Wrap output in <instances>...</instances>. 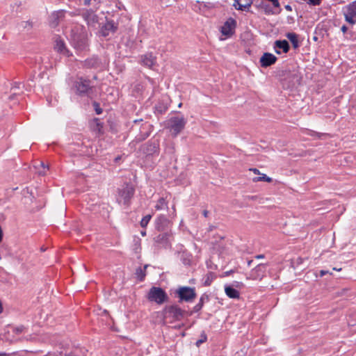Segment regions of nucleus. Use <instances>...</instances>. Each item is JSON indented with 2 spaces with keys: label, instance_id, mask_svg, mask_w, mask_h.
Here are the masks:
<instances>
[{
  "label": "nucleus",
  "instance_id": "1",
  "mask_svg": "<svg viewBox=\"0 0 356 356\" xmlns=\"http://www.w3.org/2000/svg\"><path fill=\"white\" fill-rule=\"evenodd\" d=\"M188 314L189 312L181 309L177 304L165 305L162 310L163 319L170 323L182 321L185 317L190 316Z\"/></svg>",
  "mask_w": 356,
  "mask_h": 356
},
{
  "label": "nucleus",
  "instance_id": "2",
  "mask_svg": "<svg viewBox=\"0 0 356 356\" xmlns=\"http://www.w3.org/2000/svg\"><path fill=\"white\" fill-rule=\"evenodd\" d=\"M175 296L178 298V302L191 303L197 297L195 289L191 286H179L175 291Z\"/></svg>",
  "mask_w": 356,
  "mask_h": 356
},
{
  "label": "nucleus",
  "instance_id": "3",
  "mask_svg": "<svg viewBox=\"0 0 356 356\" xmlns=\"http://www.w3.org/2000/svg\"><path fill=\"white\" fill-rule=\"evenodd\" d=\"M134 193V186L130 183H125L121 188L118 189L117 200L119 203L122 202L124 205L129 206Z\"/></svg>",
  "mask_w": 356,
  "mask_h": 356
},
{
  "label": "nucleus",
  "instance_id": "4",
  "mask_svg": "<svg viewBox=\"0 0 356 356\" xmlns=\"http://www.w3.org/2000/svg\"><path fill=\"white\" fill-rule=\"evenodd\" d=\"M147 299L151 302L162 305L168 301L169 297L162 288L152 286L147 294Z\"/></svg>",
  "mask_w": 356,
  "mask_h": 356
},
{
  "label": "nucleus",
  "instance_id": "5",
  "mask_svg": "<svg viewBox=\"0 0 356 356\" xmlns=\"http://www.w3.org/2000/svg\"><path fill=\"white\" fill-rule=\"evenodd\" d=\"M186 120L181 116L172 117L168 120V127L173 136H177L185 127Z\"/></svg>",
  "mask_w": 356,
  "mask_h": 356
},
{
  "label": "nucleus",
  "instance_id": "6",
  "mask_svg": "<svg viewBox=\"0 0 356 356\" xmlns=\"http://www.w3.org/2000/svg\"><path fill=\"white\" fill-rule=\"evenodd\" d=\"M153 126L150 124L149 122H145L141 124L140 127V133L135 137V138L131 141L130 145H135L137 143H139L143 140H145L147 138H148L152 131Z\"/></svg>",
  "mask_w": 356,
  "mask_h": 356
},
{
  "label": "nucleus",
  "instance_id": "7",
  "mask_svg": "<svg viewBox=\"0 0 356 356\" xmlns=\"http://www.w3.org/2000/svg\"><path fill=\"white\" fill-rule=\"evenodd\" d=\"M81 15L89 27L96 28L97 24H99V17L92 8L83 9Z\"/></svg>",
  "mask_w": 356,
  "mask_h": 356
},
{
  "label": "nucleus",
  "instance_id": "8",
  "mask_svg": "<svg viewBox=\"0 0 356 356\" xmlns=\"http://www.w3.org/2000/svg\"><path fill=\"white\" fill-rule=\"evenodd\" d=\"M74 87L79 95H89L92 88L90 86V81L82 77L76 79L74 83Z\"/></svg>",
  "mask_w": 356,
  "mask_h": 356
},
{
  "label": "nucleus",
  "instance_id": "9",
  "mask_svg": "<svg viewBox=\"0 0 356 356\" xmlns=\"http://www.w3.org/2000/svg\"><path fill=\"white\" fill-rule=\"evenodd\" d=\"M343 13L346 22L351 25L356 24V0L343 8Z\"/></svg>",
  "mask_w": 356,
  "mask_h": 356
},
{
  "label": "nucleus",
  "instance_id": "10",
  "mask_svg": "<svg viewBox=\"0 0 356 356\" xmlns=\"http://www.w3.org/2000/svg\"><path fill=\"white\" fill-rule=\"evenodd\" d=\"M118 29V24L113 19H110L106 17L105 23L102 26L100 29V34L103 37H107L110 34H114L116 33Z\"/></svg>",
  "mask_w": 356,
  "mask_h": 356
},
{
  "label": "nucleus",
  "instance_id": "11",
  "mask_svg": "<svg viewBox=\"0 0 356 356\" xmlns=\"http://www.w3.org/2000/svg\"><path fill=\"white\" fill-rule=\"evenodd\" d=\"M237 22L236 19L232 17H229L221 26L220 32L222 35L227 38H230L235 33Z\"/></svg>",
  "mask_w": 356,
  "mask_h": 356
},
{
  "label": "nucleus",
  "instance_id": "12",
  "mask_svg": "<svg viewBox=\"0 0 356 356\" xmlns=\"http://www.w3.org/2000/svg\"><path fill=\"white\" fill-rule=\"evenodd\" d=\"M142 150L143 153L147 155H152L154 154L159 153V140L153 138L149 140L143 146Z\"/></svg>",
  "mask_w": 356,
  "mask_h": 356
},
{
  "label": "nucleus",
  "instance_id": "13",
  "mask_svg": "<svg viewBox=\"0 0 356 356\" xmlns=\"http://www.w3.org/2000/svg\"><path fill=\"white\" fill-rule=\"evenodd\" d=\"M301 76L298 72H289L284 81V85L287 88H295L300 84Z\"/></svg>",
  "mask_w": 356,
  "mask_h": 356
},
{
  "label": "nucleus",
  "instance_id": "14",
  "mask_svg": "<svg viewBox=\"0 0 356 356\" xmlns=\"http://www.w3.org/2000/svg\"><path fill=\"white\" fill-rule=\"evenodd\" d=\"M54 49L59 54H61L65 56H70L72 54L70 51L66 47L65 41L61 38L59 35H56L54 38Z\"/></svg>",
  "mask_w": 356,
  "mask_h": 356
},
{
  "label": "nucleus",
  "instance_id": "15",
  "mask_svg": "<svg viewBox=\"0 0 356 356\" xmlns=\"http://www.w3.org/2000/svg\"><path fill=\"white\" fill-rule=\"evenodd\" d=\"M170 234L168 232H162L156 236L154 241L158 248H167L170 245Z\"/></svg>",
  "mask_w": 356,
  "mask_h": 356
},
{
  "label": "nucleus",
  "instance_id": "16",
  "mask_svg": "<svg viewBox=\"0 0 356 356\" xmlns=\"http://www.w3.org/2000/svg\"><path fill=\"white\" fill-rule=\"evenodd\" d=\"M72 44L79 51L85 50L88 46L87 39L82 34L74 35L72 39Z\"/></svg>",
  "mask_w": 356,
  "mask_h": 356
},
{
  "label": "nucleus",
  "instance_id": "17",
  "mask_svg": "<svg viewBox=\"0 0 356 356\" xmlns=\"http://www.w3.org/2000/svg\"><path fill=\"white\" fill-rule=\"evenodd\" d=\"M65 11L63 10L54 11L49 16V25L51 28H56L65 17Z\"/></svg>",
  "mask_w": 356,
  "mask_h": 356
},
{
  "label": "nucleus",
  "instance_id": "18",
  "mask_svg": "<svg viewBox=\"0 0 356 356\" xmlns=\"http://www.w3.org/2000/svg\"><path fill=\"white\" fill-rule=\"evenodd\" d=\"M267 264H259L254 268L250 273V277L253 280H261L266 273Z\"/></svg>",
  "mask_w": 356,
  "mask_h": 356
},
{
  "label": "nucleus",
  "instance_id": "19",
  "mask_svg": "<svg viewBox=\"0 0 356 356\" xmlns=\"http://www.w3.org/2000/svg\"><path fill=\"white\" fill-rule=\"evenodd\" d=\"M170 223V220L165 216L161 215L156 220L155 227L159 232H168Z\"/></svg>",
  "mask_w": 356,
  "mask_h": 356
},
{
  "label": "nucleus",
  "instance_id": "20",
  "mask_svg": "<svg viewBox=\"0 0 356 356\" xmlns=\"http://www.w3.org/2000/svg\"><path fill=\"white\" fill-rule=\"evenodd\" d=\"M277 58L273 54L266 52L260 58L259 63L262 67H269L276 63Z\"/></svg>",
  "mask_w": 356,
  "mask_h": 356
},
{
  "label": "nucleus",
  "instance_id": "21",
  "mask_svg": "<svg viewBox=\"0 0 356 356\" xmlns=\"http://www.w3.org/2000/svg\"><path fill=\"white\" fill-rule=\"evenodd\" d=\"M274 49L275 51L277 54H280L281 51L280 49H282L284 53H288L290 50V45L287 40H276L274 43Z\"/></svg>",
  "mask_w": 356,
  "mask_h": 356
},
{
  "label": "nucleus",
  "instance_id": "22",
  "mask_svg": "<svg viewBox=\"0 0 356 356\" xmlns=\"http://www.w3.org/2000/svg\"><path fill=\"white\" fill-rule=\"evenodd\" d=\"M253 1L254 0H234L233 6L238 10L247 11Z\"/></svg>",
  "mask_w": 356,
  "mask_h": 356
},
{
  "label": "nucleus",
  "instance_id": "23",
  "mask_svg": "<svg viewBox=\"0 0 356 356\" xmlns=\"http://www.w3.org/2000/svg\"><path fill=\"white\" fill-rule=\"evenodd\" d=\"M209 295H207V293H203V294L201 296V297H200V300H199L198 303H197V304H196V305L193 307V309H192L191 312H189L188 315H189V316H191V315H193V314H194V313H197V312H199L202 309V307H203V306H204V304L205 302H209Z\"/></svg>",
  "mask_w": 356,
  "mask_h": 356
},
{
  "label": "nucleus",
  "instance_id": "24",
  "mask_svg": "<svg viewBox=\"0 0 356 356\" xmlns=\"http://www.w3.org/2000/svg\"><path fill=\"white\" fill-rule=\"evenodd\" d=\"M155 62L156 58L153 56L152 54H146L142 56L143 64L149 68L154 65Z\"/></svg>",
  "mask_w": 356,
  "mask_h": 356
},
{
  "label": "nucleus",
  "instance_id": "25",
  "mask_svg": "<svg viewBox=\"0 0 356 356\" xmlns=\"http://www.w3.org/2000/svg\"><path fill=\"white\" fill-rule=\"evenodd\" d=\"M287 39L291 42L292 46L294 49H298L300 46L298 35L296 33H287L286 34Z\"/></svg>",
  "mask_w": 356,
  "mask_h": 356
},
{
  "label": "nucleus",
  "instance_id": "26",
  "mask_svg": "<svg viewBox=\"0 0 356 356\" xmlns=\"http://www.w3.org/2000/svg\"><path fill=\"white\" fill-rule=\"evenodd\" d=\"M225 291L226 295L230 298H234V299L239 298L240 293H239L238 291L235 289L232 286H225Z\"/></svg>",
  "mask_w": 356,
  "mask_h": 356
},
{
  "label": "nucleus",
  "instance_id": "27",
  "mask_svg": "<svg viewBox=\"0 0 356 356\" xmlns=\"http://www.w3.org/2000/svg\"><path fill=\"white\" fill-rule=\"evenodd\" d=\"M17 27L19 31H30L33 28V22L30 20L17 22Z\"/></svg>",
  "mask_w": 356,
  "mask_h": 356
},
{
  "label": "nucleus",
  "instance_id": "28",
  "mask_svg": "<svg viewBox=\"0 0 356 356\" xmlns=\"http://www.w3.org/2000/svg\"><path fill=\"white\" fill-rule=\"evenodd\" d=\"M148 267V265H145L144 268H142L141 267H139L136 270V275L137 276V278L139 281L142 282L145 280V277L146 276V268Z\"/></svg>",
  "mask_w": 356,
  "mask_h": 356
},
{
  "label": "nucleus",
  "instance_id": "29",
  "mask_svg": "<svg viewBox=\"0 0 356 356\" xmlns=\"http://www.w3.org/2000/svg\"><path fill=\"white\" fill-rule=\"evenodd\" d=\"M86 64L90 67H97L100 63L99 60L97 58H92L89 60H87Z\"/></svg>",
  "mask_w": 356,
  "mask_h": 356
},
{
  "label": "nucleus",
  "instance_id": "30",
  "mask_svg": "<svg viewBox=\"0 0 356 356\" xmlns=\"http://www.w3.org/2000/svg\"><path fill=\"white\" fill-rule=\"evenodd\" d=\"M261 176L253 178V181L258 182V181H266L268 183H270L272 181V178L266 176L265 174H261Z\"/></svg>",
  "mask_w": 356,
  "mask_h": 356
},
{
  "label": "nucleus",
  "instance_id": "31",
  "mask_svg": "<svg viewBox=\"0 0 356 356\" xmlns=\"http://www.w3.org/2000/svg\"><path fill=\"white\" fill-rule=\"evenodd\" d=\"M94 122H95V126L94 127V130L98 131L99 134L103 133V123L100 122L99 118H95Z\"/></svg>",
  "mask_w": 356,
  "mask_h": 356
},
{
  "label": "nucleus",
  "instance_id": "32",
  "mask_svg": "<svg viewBox=\"0 0 356 356\" xmlns=\"http://www.w3.org/2000/svg\"><path fill=\"white\" fill-rule=\"evenodd\" d=\"M155 108L156 111L160 114L165 113L168 109V106L162 103L157 104Z\"/></svg>",
  "mask_w": 356,
  "mask_h": 356
},
{
  "label": "nucleus",
  "instance_id": "33",
  "mask_svg": "<svg viewBox=\"0 0 356 356\" xmlns=\"http://www.w3.org/2000/svg\"><path fill=\"white\" fill-rule=\"evenodd\" d=\"M151 218V215H147L144 216L140 221V226L142 227H145L148 225Z\"/></svg>",
  "mask_w": 356,
  "mask_h": 356
},
{
  "label": "nucleus",
  "instance_id": "34",
  "mask_svg": "<svg viewBox=\"0 0 356 356\" xmlns=\"http://www.w3.org/2000/svg\"><path fill=\"white\" fill-rule=\"evenodd\" d=\"M166 204V202L163 197L159 198L157 204L155 206L156 209L160 210L163 209V207Z\"/></svg>",
  "mask_w": 356,
  "mask_h": 356
},
{
  "label": "nucleus",
  "instance_id": "35",
  "mask_svg": "<svg viewBox=\"0 0 356 356\" xmlns=\"http://www.w3.org/2000/svg\"><path fill=\"white\" fill-rule=\"evenodd\" d=\"M92 106H93V107H94V109H95V111L96 114H97V115H100V114H102V113L103 110H102V108L100 107V104H99L98 102H92Z\"/></svg>",
  "mask_w": 356,
  "mask_h": 356
},
{
  "label": "nucleus",
  "instance_id": "36",
  "mask_svg": "<svg viewBox=\"0 0 356 356\" xmlns=\"http://www.w3.org/2000/svg\"><path fill=\"white\" fill-rule=\"evenodd\" d=\"M207 337L204 334V332H203L201 334V339L196 341V346H199L200 344H202V343L205 342L207 341Z\"/></svg>",
  "mask_w": 356,
  "mask_h": 356
},
{
  "label": "nucleus",
  "instance_id": "37",
  "mask_svg": "<svg viewBox=\"0 0 356 356\" xmlns=\"http://www.w3.org/2000/svg\"><path fill=\"white\" fill-rule=\"evenodd\" d=\"M309 135L314 137H317L318 138H321L323 136H325L324 134L318 133L314 131H309Z\"/></svg>",
  "mask_w": 356,
  "mask_h": 356
},
{
  "label": "nucleus",
  "instance_id": "38",
  "mask_svg": "<svg viewBox=\"0 0 356 356\" xmlns=\"http://www.w3.org/2000/svg\"><path fill=\"white\" fill-rule=\"evenodd\" d=\"M303 262V259L301 257H298L296 259H293L292 261L293 265H300Z\"/></svg>",
  "mask_w": 356,
  "mask_h": 356
},
{
  "label": "nucleus",
  "instance_id": "39",
  "mask_svg": "<svg viewBox=\"0 0 356 356\" xmlns=\"http://www.w3.org/2000/svg\"><path fill=\"white\" fill-rule=\"evenodd\" d=\"M21 85H22L24 86V84L21 82H15L13 86L11 88V90H15V89H19Z\"/></svg>",
  "mask_w": 356,
  "mask_h": 356
},
{
  "label": "nucleus",
  "instance_id": "40",
  "mask_svg": "<svg viewBox=\"0 0 356 356\" xmlns=\"http://www.w3.org/2000/svg\"><path fill=\"white\" fill-rule=\"evenodd\" d=\"M24 326H19V327H15L14 330H13V332L15 333V334H20L23 332L24 330Z\"/></svg>",
  "mask_w": 356,
  "mask_h": 356
},
{
  "label": "nucleus",
  "instance_id": "41",
  "mask_svg": "<svg viewBox=\"0 0 356 356\" xmlns=\"http://www.w3.org/2000/svg\"><path fill=\"white\" fill-rule=\"evenodd\" d=\"M327 274H330L332 275V273H330L328 270H321L319 271V275L320 277H323Z\"/></svg>",
  "mask_w": 356,
  "mask_h": 356
},
{
  "label": "nucleus",
  "instance_id": "42",
  "mask_svg": "<svg viewBox=\"0 0 356 356\" xmlns=\"http://www.w3.org/2000/svg\"><path fill=\"white\" fill-rule=\"evenodd\" d=\"M40 164L43 168L44 170L39 172V174L41 175H45L44 169L46 168H48V166H46L43 162H40Z\"/></svg>",
  "mask_w": 356,
  "mask_h": 356
},
{
  "label": "nucleus",
  "instance_id": "43",
  "mask_svg": "<svg viewBox=\"0 0 356 356\" xmlns=\"http://www.w3.org/2000/svg\"><path fill=\"white\" fill-rule=\"evenodd\" d=\"M250 170L252 171L256 175H261L259 170L257 168H251Z\"/></svg>",
  "mask_w": 356,
  "mask_h": 356
},
{
  "label": "nucleus",
  "instance_id": "44",
  "mask_svg": "<svg viewBox=\"0 0 356 356\" xmlns=\"http://www.w3.org/2000/svg\"><path fill=\"white\" fill-rule=\"evenodd\" d=\"M341 30L343 33H346L348 31V27L346 25H343L341 28Z\"/></svg>",
  "mask_w": 356,
  "mask_h": 356
},
{
  "label": "nucleus",
  "instance_id": "45",
  "mask_svg": "<svg viewBox=\"0 0 356 356\" xmlns=\"http://www.w3.org/2000/svg\"><path fill=\"white\" fill-rule=\"evenodd\" d=\"M234 272H235L234 270H230L229 271H226V272H225V276H229Z\"/></svg>",
  "mask_w": 356,
  "mask_h": 356
},
{
  "label": "nucleus",
  "instance_id": "46",
  "mask_svg": "<svg viewBox=\"0 0 356 356\" xmlns=\"http://www.w3.org/2000/svg\"><path fill=\"white\" fill-rule=\"evenodd\" d=\"M65 356H78V355L75 352H70L65 354Z\"/></svg>",
  "mask_w": 356,
  "mask_h": 356
},
{
  "label": "nucleus",
  "instance_id": "47",
  "mask_svg": "<svg viewBox=\"0 0 356 356\" xmlns=\"http://www.w3.org/2000/svg\"><path fill=\"white\" fill-rule=\"evenodd\" d=\"M91 1L92 0H83V5L87 6H90L91 3Z\"/></svg>",
  "mask_w": 356,
  "mask_h": 356
},
{
  "label": "nucleus",
  "instance_id": "48",
  "mask_svg": "<svg viewBox=\"0 0 356 356\" xmlns=\"http://www.w3.org/2000/svg\"><path fill=\"white\" fill-rule=\"evenodd\" d=\"M211 280H210L209 277H207V280L205 281V285L209 286L211 284Z\"/></svg>",
  "mask_w": 356,
  "mask_h": 356
},
{
  "label": "nucleus",
  "instance_id": "49",
  "mask_svg": "<svg viewBox=\"0 0 356 356\" xmlns=\"http://www.w3.org/2000/svg\"><path fill=\"white\" fill-rule=\"evenodd\" d=\"M143 121V119L135 120L134 121V125H136L137 124L142 122Z\"/></svg>",
  "mask_w": 356,
  "mask_h": 356
},
{
  "label": "nucleus",
  "instance_id": "50",
  "mask_svg": "<svg viewBox=\"0 0 356 356\" xmlns=\"http://www.w3.org/2000/svg\"><path fill=\"white\" fill-rule=\"evenodd\" d=\"M202 214L205 218H207L208 216L209 211L207 210H204Z\"/></svg>",
  "mask_w": 356,
  "mask_h": 356
},
{
  "label": "nucleus",
  "instance_id": "51",
  "mask_svg": "<svg viewBox=\"0 0 356 356\" xmlns=\"http://www.w3.org/2000/svg\"><path fill=\"white\" fill-rule=\"evenodd\" d=\"M285 9H286V10H288V11H291V10H292V8H291V6H289V5H286V6H285Z\"/></svg>",
  "mask_w": 356,
  "mask_h": 356
},
{
  "label": "nucleus",
  "instance_id": "52",
  "mask_svg": "<svg viewBox=\"0 0 356 356\" xmlns=\"http://www.w3.org/2000/svg\"><path fill=\"white\" fill-rule=\"evenodd\" d=\"M256 259H262L264 258V254H257L255 256Z\"/></svg>",
  "mask_w": 356,
  "mask_h": 356
},
{
  "label": "nucleus",
  "instance_id": "53",
  "mask_svg": "<svg viewBox=\"0 0 356 356\" xmlns=\"http://www.w3.org/2000/svg\"><path fill=\"white\" fill-rule=\"evenodd\" d=\"M252 262H253V261H252V260H250V261H248V266H251V264H252Z\"/></svg>",
  "mask_w": 356,
  "mask_h": 356
},
{
  "label": "nucleus",
  "instance_id": "54",
  "mask_svg": "<svg viewBox=\"0 0 356 356\" xmlns=\"http://www.w3.org/2000/svg\"><path fill=\"white\" fill-rule=\"evenodd\" d=\"M266 13L269 14V13H272V11H271V10H270V9H267V8H266Z\"/></svg>",
  "mask_w": 356,
  "mask_h": 356
},
{
  "label": "nucleus",
  "instance_id": "55",
  "mask_svg": "<svg viewBox=\"0 0 356 356\" xmlns=\"http://www.w3.org/2000/svg\"><path fill=\"white\" fill-rule=\"evenodd\" d=\"M0 356H8V355L5 353H0Z\"/></svg>",
  "mask_w": 356,
  "mask_h": 356
},
{
  "label": "nucleus",
  "instance_id": "56",
  "mask_svg": "<svg viewBox=\"0 0 356 356\" xmlns=\"http://www.w3.org/2000/svg\"><path fill=\"white\" fill-rule=\"evenodd\" d=\"M141 235L142 236H145L146 235V232H141Z\"/></svg>",
  "mask_w": 356,
  "mask_h": 356
},
{
  "label": "nucleus",
  "instance_id": "57",
  "mask_svg": "<svg viewBox=\"0 0 356 356\" xmlns=\"http://www.w3.org/2000/svg\"><path fill=\"white\" fill-rule=\"evenodd\" d=\"M16 94H17L16 92H14V93L13 94V95H11V96L10 97V99H13V95H15Z\"/></svg>",
  "mask_w": 356,
  "mask_h": 356
},
{
  "label": "nucleus",
  "instance_id": "58",
  "mask_svg": "<svg viewBox=\"0 0 356 356\" xmlns=\"http://www.w3.org/2000/svg\"><path fill=\"white\" fill-rule=\"evenodd\" d=\"M247 0H242L241 3H244V2H246Z\"/></svg>",
  "mask_w": 356,
  "mask_h": 356
},
{
  "label": "nucleus",
  "instance_id": "59",
  "mask_svg": "<svg viewBox=\"0 0 356 356\" xmlns=\"http://www.w3.org/2000/svg\"><path fill=\"white\" fill-rule=\"evenodd\" d=\"M181 105H182V104H181V103H180V104H179V107H181Z\"/></svg>",
  "mask_w": 356,
  "mask_h": 356
},
{
  "label": "nucleus",
  "instance_id": "60",
  "mask_svg": "<svg viewBox=\"0 0 356 356\" xmlns=\"http://www.w3.org/2000/svg\"><path fill=\"white\" fill-rule=\"evenodd\" d=\"M254 198H255V197H253V196H252V197H251V199H252V200H254Z\"/></svg>",
  "mask_w": 356,
  "mask_h": 356
},
{
  "label": "nucleus",
  "instance_id": "61",
  "mask_svg": "<svg viewBox=\"0 0 356 356\" xmlns=\"http://www.w3.org/2000/svg\"><path fill=\"white\" fill-rule=\"evenodd\" d=\"M95 1H97V0H94Z\"/></svg>",
  "mask_w": 356,
  "mask_h": 356
}]
</instances>
